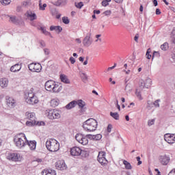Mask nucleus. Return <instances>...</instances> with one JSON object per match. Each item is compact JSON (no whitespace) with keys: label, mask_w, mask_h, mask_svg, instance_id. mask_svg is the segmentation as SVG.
<instances>
[{"label":"nucleus","mask_w":175,"mask_h":175,"mask_svg":"<svg viewBox=\"0 0 175 175\" xmlns=\"http://www.w3.org/2000/svg\"><path fill=\"white\" fill-rule=\"evenodd\" d=\"M11 2H12L11 0H1V5H3L4 6H6L7 5H10Z\"/></svg>","instance_id":"36"},{"label":"nucleus","mask_w":175,"mask_h":175,"mask_svg":"<svg viewBox=\"0 0 175 175\" xmlns=\"http://www.w3.org/2000/svg\"><path fill=\"white\" fill-rule=\"evenodd\" d=\"M79 61H80L81 62H83L84 61V57H80L79 58Z\"/></svg>","instance_id":"62"},{"label":"nucleus","mask_w":175,"mask_h":175,"mask_svg":"<svg viewBox=\"0 0 175 175\" xmlns=\"http://www.w3.org/2000/svg\"><path fill=\"white\" fill-rule=\"evenodd\" d=\"M88 137L93 139L94 140H100L102 139V135L97 134L96 135H88Z\"/></svg>","instance_id":"29"},{"label":"nucleus","mask_w":175,"mask_h":175,"mask_svg":"<svg viewBox=\"0 0 175 175\" xmlns=\"http://www.w3.org/2000/svg\"><path fill=\"white\" fill-rule=\"evenodd\" d=\"M26 144L29 147L30 150L31 151H33V150L36 149V141H28L27 142Z\"/></svg>","instance_id":"19"},{"label":"nucleus","mask_w":175,"mask_h":175,"mask_svg":"<svg viewBox=\"0 0 175 175\" xmlns=\"http://www.w3.org/2000/svg\"><path fill=\"white\" fill-rule=\"evenodd\" d=\"M26 16L27 18H29L31 21H33V20H36V14L32 12V11H27L26 13Z\"/></svg>","instance_id":"20"},{"label":"nucleus","mask_w":175,"mask_h":175,"mask_svg":"<svg viewBox=\"0 0 175 175\" xmlns=\"http://www.w3.org/2000/svg\"><path fill=\"white\" fill-rule=\"evenodd\" d=\"M49 117L50 120H55L57 118H59V117H61V114H59V112H58V111L53 109L52 116Z\"/></svg>","instance_id":"21"},{"label":"nucleus","mask_w":175,"mask_h":175,"mask_svg":"<svg viewBox=\"0 0 175 175\" xmlns=\"http://www.w3.org/2000/svg\"><path fill=\"white\" fill-rule=\"evenodd\" d=\"M83 44L85 46V47H90L91 44H92V39H91V34L87 35L83 40Z\"/></svg>","instance_id":"16"},{"label":"nucleus","mask_w":175,"mask_h":175,"mask_svg":"<svg viewBox=\"0 0 175 175\" xmlns=\"http://www.w3.org/2000/svg\"><path fill=\"white\" fill-rule=\"evenodd\" d=\"M21 70V65L16 64L10 68L12 72H18Z\"/></svg>","instance_id":"23"},{"label":"nucleus","mask_w":175,"mask_h":175,"mask_svg":"<svg viewBox=\"0 0 175 175\" xmlns=\"http://www.w3.org/2000/svg\"><path fill=\"white\" fill-rule=\"evenodd\" d=\"M75 42H76L77 43H78L79 44H80V43H81V40H80V38H77V39L75 40Z\"/></svg>","instance_id":"57"},{"label":"nucleus","mask_w":175,"mask_h":175,"mask_svg":"<svg viewBox=\"0 0 175 175\" xmlns=\"http://www.w3.org/2000/svg\"><path fill=\"white\" fill-rule=\"evenodd\" d=\"M94 14H100V10H94Z\"/></svg>","instance_id":"56"},{"label":"nucleus","mask_w":175,"mask_h":175,"mask_svg":"<svg viewBox=\"0 0 175 175\" xmlns=\"http://www.w3.org/2000/svg\"><path fill=\"white\" fill-rule=\"evenodd\" d=\"M25 99L27 103L29 105H36V103H39L38 96H36L33 92L27 93L25 95Z\"/></svg>","instance_id":"5"},{"label":"nucleus","mask_w":175,"mask_h":175,"mask_svg":"<svg viewBox=\"0 0 175 175\" xmlns=\"http://www.w3.org/2000/svg\"><path fill=\"white\" fill-rule=\"evenodd\" d=\"M123 164L124 165L126 170H132V165H131V163L128 162V161L123 160Z\"/></svg>","instance_id":"30"},{"label":"nucleus","mask_w":175,"mask_h":175,"mask_svg":"<svg viewBox=\"0 0 175 175\" xmlns=\"http://www.w3.org/2000/svg\"><path fill=\"white\" fill-rule=\"evenodd\" d=\"M45 146L48 151H50L51 152H57V151H59V142L55 139H47Z\"/></svg>","instance_id":"3"},{"label":"nucleus","mask_w":175,"mask_h":175,"mask_svg":"<svg viewBox=\"0 0 175 175\" xmlns=\"http://www.w3.org/2000/svg\"><path fill=\"white\" fill-rule=\"evenodd\" d=\"M44 87L46 91H49V92H55V94L61 92L63 88L61 83L52 80L47 81L45 83Z\"/></svg>","instance_id":"1"},{"label":"nucleus","mask_w":175,"mask_h":175,"mask_svg":"<svg viewBox=\"0 0 175 175\" xmlns=\"http://www.w3.org/2000/svg\"><path fill=\"white\" fill-rule=\"evenodd\" d=\"M23 6H28L29 5H31V0H26L23 1Z\"/></svg>","instance_id":"42"},{"label":"nucleus","mask_w":175,"mask_h":175,"mask_svg":"<svg viewBox=\"0 0 175 175\" xmlns=\"http://www.w3.org/2000/svg\"><path fill=\"white\" fill-rule=\"evenodd\" d=\"M161 50H163V51H166V50L169 49V44H167V42H165L161 46Z\"/></svg>","instance_id":"35"},{"label":"nucleus","mask_w":175,"mask_h":175,"mask_svg":"<svg viewBox=\"0 0 175 175\" xmlns=\"http://www.w3.org/2000/svg\"><path fill=\"white\" fill-rule=\"evenodd\" d=\"M151 51V49H148L147 52H146V57L148 59H151V55H150V53Z\"/></svg>","instance_id":"40"},{"label":"nucleus","mask_w":175,"mask_h":175,"mask_svg":"<svg viewBox=\"0 0 175 175\" xmlns=\"http://www.w3.org/2000/svg\"><path fill=\"white\" fill-rule=\"evenodd\" d=\"M116 66H117V64H114V65H113V66L109 67V68H107V71L109 72V71H110V70H112V69H114V68H116Z\"/></svg>","instance_id":"50"},{"label":"nucleus","mask_w":175,"mask_h":175,"mask_svg":"<svg viewBox=\"0 0 175 175\" xmlns=\"http://www.w3.org/2000/svg\"><path fill=\"white\" fill-rule=\"evenodd\" d=\"M8 161H12L13 162H20L23 159V157L18 153H8L6 156Z\"/></svg>","instance_id":"6"},{"label":"nucleus","mask_w":175,"mask_h":175,"mask_svg":"<svg viewBox=\"0 0 175 175\" xmlns=\"http://www.w3.org/2000/svg\"><path fill=\"white\" fill-rule=\"evenodd\" d=\"M116 3H121L122 2V0H115Z\"/></svg>","instance_id":"63"},{"label":"nucleus","mask_w":175,"mask_h":175,"mask_svg":"<svg viewBox=\"0 0 175 175\" xmlns=\"http://www.w3.org/2000/svg\"><path fill=\"white\" fill-rule=\"evenodd\" d=\"M75 139L78 143L82 144V146H87L88 144V137L83 134L78 133L75 136Z\"/></svg>","instance_id":"7"},{"label":"nucleus","mask_w":175,"mask_h":175,"mask_svg":"<svg viewBox=\"0 0 175 175\" xmlns=\"http://www.w3.org/2000/svg\"><path fill=\"white\" fill-rule=\"evenodd\" d=\"M56 169L58 170H65L66 169V164L64 160H58L55 163Z\"/></svg>","instance_id":"15"},{"label":"nucleus","mask_w":175,"mask_h":175,"mask_svg":"<svg viewBox=\"0 0 175 175\" xmlns=\"http://www.w3.org/2000/svg\"><path fill=\"white\" fill-rule=\"evenodd\" d=\"M6 104L9 107H14L16 106V100L12 97H6Z\"/></svg>","instance_id":"17"},{"label":"nucleus","mask_w":175,"mask_h":175,"mask_svg":"<svg viewBox=\"0 0 175 175\" xmlns=\"http://www.w3.org/2000/svg\"><path fill=\"white\" fill-rule=\"evenodd\" d=\"M31 72L39 73L42 70V65L39 63H31L28 66Z\"/></svg>","instance_id":"8"},{"label":"nucleus","mask_w":175,"mask_h":175,"mask_svg":"<svg viewBox=\"0 0 175 175\" xmlns=\"http://www.w3.org/2000/svg\"><path fill=\"white\" fill-rule=\"evenodd\" d=\"M134 40L137 43L139 42V34H136L135 36L134 37Z\"/></svg>","instance_id":"52"},{"label":"nucleus","mask_w":175,"mask_h":175,"mask_svg":"<svg viewBox=\"0 0 175 175\" xmlns=\"http://www.w3.org/2000/svg\"><path fill=\"white\" fill-rule=\"evenodd\" d=\"M136 159H137V161L138 162L137 165H142V161H140V157H137Z\"/></svg>","instance_id":"54"},{"label":"nucleus","mask_w":175,"mask_h":175,"mask_svg":"<svg viewBox=\"0 0 175 175\" xmlns=\"http://www.w3.org/2000/svg\"><path fill=\"white\" fill-rule=\"evenodd\" d=\"M75 6L77 8V9H81V8H83V6H84V3H83V2H79V3H75Z\"/></svg>","instance_id":"37"},{"label":"nucleus","mask_w":175,"mask_h":175,"mask_svg":"<svg viewBox=\"0 0 175 175\" xmlns=\"http://www.w3.org/2000/svg\"><path fill=\"white\" fill-rule=\"evenodd\" d=\"M53 109H47L45 111V115L46 116V117H48V118H49V120H50V117L53 116Z\"/></svg>","instance_id":"33"},{"label":"nucleus","mask_w":175,"mask_h":175,"mask_svg":"<svg viewBox=\"0 0 175 175\" xmlns=\"http://www.w3.org/2000/svg\"><path fill=\"white\" fill-rule=\"evenodd\" d=\"M27 142H28L27 136L23 133L16 135L14 137V143L18 148L25 147L27 146Z\"/></svg>","instance_id":"2"},{"label":"nucleus","mask_w":175,"mask_h":175,"mask_svg":"<svg viewBox=\"0 0 175 175\" xmlns=\"http://www.w3.org/2000/svg\"><path fill=\"white\" fill-rule=\"evenodd\" d=\"M124 72H125L126 75H129L131 73V70H128L127 71L124 70Z\"/></svg>","instance_id":"61"},{"label":"nucleus","mask_w":175,"mask_h":175,"mask_svg":"<svg viewBox=\"0 0 175 175\" xmlns=\"http://www.w3.org/2000/svg\"><path fill=\"white\" fill-rule=\"evenodd\" d=\"M10 18V21H11V23H16L17 22V19L16 18L15 16H9Z\"/></svg>","instance_id":"41"},{"label":"nucleus","mask_w":175,"mask_h":175,"mask_svg":"<svg viewBox=\"0 0 175 175\" xmlns=\"http://www.w3.org/2000/svg\"><path fill=\"white\" fill-rule=\"evenodd\" d=\"M39 8H40V10H45L46 8H47V4L44 3L42 5V0L39 1Z\"/></svg>","instance_id":"34"},{"label":"nucleus","mask_w":175,"mask_h":175,"mask_svg":"<svg viewBox=\"0 0 175 175\" xmlns=\"http://www.w3.org/2000/svg\"><path fill=\"white\" fill-rule=\"evenodd\" d=\"M62 21L64 24H69L70 23L69 18H68V17L66 16H64L62 18Z\"/></svg>","instance_id":"39"},{"label":"nucleus","mask_w":175,"mask_h":175,"mask_svg":"<svg viewBox=\"0 0 175 175\" xmlns=\"http://www.w3.org/2000/svg\"><path fill=\"white\" fill-rule=\"evenodd\" d=\"M40 29H41V31H42V32L44 33V35H46V36L49 35L50 36H51V33H50V32L47 31L44 27H41Z\"/></svg>","instance_id":"38"},{"label":"nucleus","mask_w":175,"mask_h":175,"mask_svg":"<svg viewBox=\"0 0 175 175\" xmlns=\"http://www.w3.org/2000/svg\"><path fill=\"white\" fill-rule=\"evenodd\" d=\"M96 40H95V42H98L99 40V42H102V39H100V34H97L96 36Z\"/></svg>","instance_id":"49"},{"label":"nucleus","mask_w":175,"mask_h":175,"mask_svg":"<svg viewBox=\"0 0 175 175\" xmlns=\"http://www.w3.org/2000/svg\"><path fill=\"white\" fill-rule=\"evenodd\" d=\"M139 11H140V12H143V5H140Z\"/></svg>","instance_id":"64"},{"label":"nucleus","mask_w":175,"mask_h":175,"mask_svg":"<svg viewBox=\"0 0 175 175\" xmlns=\"http://www.w3.org/2000/svg\"><path fill=\"white\" fill-rule=\"evenodd\" d=\"M112 128H113V126H111V124H109L107 126V132H109V133L111 132Z\"/></svg>","instance_id":"53"},{"label":"nucleus","mask_w":175,"mask_h":175,"mask_svg":"<svg viewBox=\"0 0 175 175\" xmlns=\"http://www.w3.org/2000/svg\"><path fill=\"white\" fill-rule=\"evenodd\" d=\"M51 106L52 107H57V106H58V105H59V100L58 98H53L51 100Z\"/></svg>","instance_id":"26"},{"label":"nucleus","mask_w":175,"mask_h":175,"mask_svg":"<svg viewBox=\"0 0 175 175\" xmlns=\"http://www.w3.org/2000/svg\"><path fill=\"white\" fill-rule=\"evenodd\" d=\"M154 170H155V172H157V175H161V172H159V170L155 169Z\"/></svg>","instance_id":"60"},{"label":"nucleus","mask_w":175,"mask_h":175,"mask_svg":"<svg viewBox=\"0 0 175 175\" xmlns=\"http://www.w3.org/2000/svg\"><path fill=\"white\" fill-rule=\"evenodd\" d=\"M26 116L28 120H30V121H33L36 120V117L35 116V113H26Z\"/></svg>","instance_id":"27"},{"label":"nucleus","mask_w":175,"mask_h":175,"mask_svg":"<svg viewBox=\"0 0 175 175\" xmlns=\"http://www.w3.org/2000/svg\"><path fill=\"white\" fill-rule=\"evenodd\" d=\"M152 83V80L150 78H147L145 81L144 80H140L139 81V85L142 88H149V87H151V84Z\"/></svg>","instance_id":"11"},{"label":"nucleus","mask_w":175,"mask_h":175,"mask_svg":"<svg viewBox=\"0 0 175 175\" xmlns=\"http://www.w3.org/2000/svg\"><path fill=\"white\" fill-rule=\"evenodd\" d=\"M110 116L114 120H120V115L117 112H110Z\"/></svg>","instance_id":"31"},{"label":"nucleus","mask_w":175,"mask_h":175,"mask_svg":"<svg viewBox=\"0 0 175 175\" xmlns=\"http://www.w3.org/2000/svg\"><path fill=\"white\" fill-rule=\"evenodd\" d=\"M168 175H175V169L172 170Z\"/></svg>","instance_id":"55"},{"label":"nucleus","mask_w":175,"mask_h":175,"mask_svg":"<svg viewBox=\"0 0 175 175\" xmlns=\"http://www.w3.org/2000/svg\"><path fill=\"white\" fill-rule=\"evenodd\" d=\"M153 5L154 6H158V1L157 0H153Z\"/></svg>","instance_id":"58"},{"label":"nucleus","mask_w":175,"mask_h":175,"mask_svg":"<svg viewBox=\"0 0 175 175\" xmlns=\"http://www.w3.org/2000/svg\"><path fill=\"white\" fill-rule=\"evenodd\" d=\"M83 128L86 132H94L98 128V122L93 118L88 119L83 123Z\"/></svg>","instance_id":"4"},{"label":"nucleus","mask_w":175,"mask_h":175,"mask_svg":"<svg viewBox=\"0 0 175 175\" xmlns=\"http://www.w3.org/2000/svg\"><path fill=\"white\" fill-rule=\"evenodd\" d=\"M97 159L100 165H107V159H106V152H99Z\"/></svg>","instance_id":"9"},{"label":"nucleus","mask_w":175,"mask_h":175,"mask_svg":"<svg viewBox=\"0 0 175 175\" xmlns=\"http://www.w3.org/2000/svg\"><path fill=\"white\" fill-rule=\"evenodd\" d=\"M42 175H57L55 170H43L42 171Z\"/></svg>","instance_id":"22"},{"label":"nucleus","mask_w":175,"mask_h":175,"mask_svg":"<svg viewBox=\"0 0 175 175\" xmlns=\"http://www.w3.org/2000/svg\"><path fill=\"white\" fill-rule=\"evenodd\" d=\"M76 105H77V101L73 100L66 106V109H67L68 110H70V109L76 107Z\"/></svg>","instance_id":"25"},{"label":"nucleus","mask_w":175,"mask_h":175,"mask_svg":"<svg viewBox=\"0 0 175 175\" xmlns=\"http://www.w3.org/2000/svg\"><path fill=\"white\" fill-rule=\"evenodd\" d=\"M101 5H102V6H105V7L109 6V2L105 1V0H103L101 3Z\"/></svg>","instance_id":"47"},{"label":"nucleus","mask_w":175,"mask_h":175,"mask_svg":"<svg viewBox=\"0 0 175 175\" xmlns=\"http://www.w3.org/2000/svg\"><path fill=\"white\" fill-rule=\"evenodd\" d=\"M50 31H56V32L59 33L62 31V27L61 26H51Z\"/></svg>","instance_id":"28"},{"label":"nucleus","mask_w":175,"mask_h":175,"mask_svg":"<svg viewBox=\"0 0 175 175\" xmlns=\"http://www.w3.org/2000/svg\"><path fill=\"white\" fill-rule=\"evenodd\" d=\"M82 152L83 150L80 147L74 146L70 148V154L72 157H80Z\"/></svg>","instance_id":"10"},{"label":"nucleus","mask_w":175,"mask_h":175,"mask_svg":"<svg viewBox=\"0 0 175 175\" xmlns=\"http://www.w3.org/2000/svg\"><path fill=\"white\" fill-rule=\"evenodd\" d=\"M154 122H155V120H154V119L148 120V125L149 126H151V125H154Z\"/></svg>","instance_id":"44"},{"label":"nucleus","mask_w":175,"mask_h":175,"mask_svg":"<svg viewBox=\"0 0 175 175\" xmlns=\"http://www.w3.org/2000/svg\"><path fill=\"white\" fill-rule=\"evenodd\" d=\"M60 79H61V81H62V83H65V84L70 83V81H69V79H68V77L65 75H61Z\"/></svg>","instance_id":"24"},{"label":"nucleus","mask_w":175,"mask_h":175,"mask_svg":"<svg viewBox=\"0 0 175 175\" xmlns=\"http://www.w3.org/2000/svg\"><path fill=\"white\" fill-rule=\"evenodd\" d=\"M156 14H161V10L159 9H156Z\"/></svg>","instance_id":"59"},{"label":"nucleus","mask_w":175,"mask_h":175,"mask_svg":"<svg viewBox=\"0 0 175 175\" xmlns=\"http://www.w3.org/2000/svg\"><path fill=\"white\" fill-rule=\"evenodd\" d=\"M159 162L163 166H166L170 162V157L166 154L161 155L159 157Z\"/></svg>","instance_id":"12"},{"label":"nucleus","mask_w":175,"mask_h":175,"mask_svg":"<svg viewBox=\"0 0 175 175\" xmlns=\"http://www.w3.org/2000/svg\"><path fill=\"white\" fill-rule=\"evenodd\" d=\"M70 62H71V64L73 65V64H75L76 62V59H74L73 57H70L69 59Z\"/></svg>","instance_id":"48"},{"label":"nucleus","mask_w":175,"mask_h":175,"mask_svg":"<svg viewBox=\"0 0 175 175\" xmlns=\"http://www.w3.org/2000/svg\"><path fill=\"white\" fill-rule=\"evenodd\" d=\"M77 105H78L80 109H83V107L85 106V102H84L83 100H79L78 101H77Z\"/></svg>","instance_id":"32"},{"label":"nucleus","mask_w":175,"mask_h":175,"mask_svg":"<svg viewBox=\"0 0 175 175\" xmlns=\"http://www.w3.org/2000/svg\"><path fill=\"white\" fill-rule=\"evenodd\" d=\"M164 140L169 144L174 143V134L167 133L164 135Z\"/></svg>","instance_id":"13"},{"label":"nucleus","mask_w":175,"mask_h":175,"mask_svg":"<svg viewBox=\"0 0 175 175\" xmlns=\"http://www.w3.org/2000/svg\"><path fill=\"white\" fill-rule=\"evenodd\" d=\"M154 57H159V52L154 51L153 53V55H152V59H154Z\"/></svg>","instance_id":"46"},{"label":"nucleus","mask_w":175,"mask_h":175,"mask_svg":"<svg viewBox=\"0 0 175 175\" xmlns=\"http://www.w3.org/2000/svg\"><path fill=\"white\" fill-rule=\"evenodd\" d=\"M27 126H32L33 125H38V126H44V122H38L36 120H31L26 122Z\"/></svg>","instance_id":"14"},{"label":"nucleus","mask_w":175,"mask_h":175,"mask_svg":"<svg viewBox=\"0 0 175 175\" xmlns=\"http://www.w3.org/2000/svg\"><path fill=\"white\" fill-rule=\"evenodd\" d=\"M136 96H137V98L139 99V100H142V99H143V98L142 97V94H140V92H137V90L135 92Z\"/></svg>","instance_id":"43"},{"label":"nucleus","mask_w":175,"mask_h":175,"mask_svg":"<svg viewBox=\"0 0 175 175\" xmlns=\"http://www.w3.org/2000/svg\"><path fill=\"white\" fill-rule=\"evenodd\" d=\"M103 14H105V16H110V14H111V10H108L107 11H105L103 12Z\"/></svg>","instance_id":"45"},{"label":"nucleus","mask_w":175,"mask_h":175,"mask_svg":"<svg viewBox=\"0 0 175 175\" xmlns=\"http://www.w3.org/2000/svg\"><path fill=\"white\" fill-rule=\"evenodd\" d=\"M154 105L156 107H159V100H157L154 101Z\"/></svg>","instance_id":"51"},{"label":"nucleus","mask_w":175,"mask_h":175,"mask_svg":"<svg viewBox=\"0 0 175 175\" xmlns=\"http://www.w3.org/2000/svg\"><path fill=\"white\" fill-rule=\"evenodd\" d=\"M0 85L2 88H6L9 85V80L6 78L0 79Z\"/></svg>","instance_id":"18"}]
</instances>
